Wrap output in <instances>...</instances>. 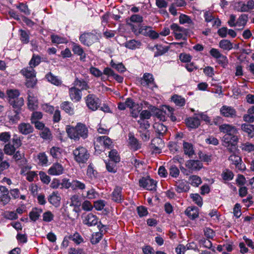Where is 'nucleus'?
<instances>
[{"mask_svg": "<svg viewBox=\"0 0 254 254\" xmlns=\"http://www.w3.org/2000/svg\"><path fill=\"white\" fill-rule=\"evenodd\" d=\"M9 192V190L5 186H0V201L3 205L7 204L10 201L11 198Z\"/></svg>", "mask_w": 254, "mask_h": 254, "instance_id": "4468645a", "label": "nucleus"}, {"mask_svg": "<svg viewBox=\"0 0 254 254\" xmlns=\"http://www.w3.org/2000/svg\"><path fill=\"white\" fill-rule=\"evenodd\" d=\"M69 94L70 99L73 101L78 102L81 99V90L75 86L69 88Z\"/></svg>", "mask_w": 254, "mask_h": 254, "instance_id": "412c9836", "label": "nucleus"}, {"mask_svg": "<svg viewBox=\"0 0 254 254\" xmlns=\"http://www.w3.org/2000/svg\"><path fill=\"white\" fill-rule=\"evenodd\" d=\"M47 80L52 84L56 85H59L61 84V81L57 76H54L51 72H49L46 75Z\"/></svg>", "mask_w": 254, "mask_h": 254, "instance_id": "ea45409f", "label": "nucleus"}, {"mask_svg": "<svg viewBox=\"0 0 254 254\" xmlns=\"http://www.w3.org/2000/svg\"><path fill=\"white\" fill-rule=\"evenodd\" d=\"M72 51L74 54L80 56V60L81 61H84L85 59L86 58V54L80 46L77 44H74L72 48Z\"/></svg>", "mask_w": 254, "mask_h": 254, "instance_id": "c85d7f7f", "label": "nucleus"}, {"mask_svg": "<svg viewBox=\"0 0 254 254\" xmlns=\"http://www.w3.org/2000/svg\"><path fill=\"white\" fill-rule=\"evenodd\" d=\"M85 99L86 104L89 109L95 111L99 107L100 100L95 95L89 94Z\"/></svg>", "mask_w": 254, "mask_h": 254, "instance_id": "0eeeda50", "label": "nucleus"}, {"mask_svg": "<svg viewBox=\"0 0 254 254\" xmlns=\"http://www.w3.org/2000/svg\"><path fill=\"white\" fill-rule=\"evenodd\" d=\"M95 151L100 153L104 148L111 149L113 147L112 140L107 136L97 137L94 141Z\"/></svg>", "mask_w": 254, "mask_h": 254, "instance_id": "7ed1b4c3", "label": "nucleus"}, {"mask_svg": "<svg viewBox=\"0 0 254 254\" xmlns=\"http://www.w3.org/2000/svg\"><path fill=\"white\" fill-rule=\"evenodd\" d=\"M3 150L6 154L11 155L14 153L15 148L14 145L7 144L4 146Z\"/></svg>", "mask_w": 254, "mask_h": 254, "instance_id": "603ef678", "label": "nucleus"}, {"mask_svg": "<svg viewBox=\"0 0 254 254\" xmlns=\"http://www.w3.org/2000/svg\"><path fill=\"white\" fill-rule=\"evenodd\" d=\"M155 132L159 136H163L167 131V128L166 126L161 123H155L153 125Z\"/></svg>", "mask_w": 254, "mask_h": 254, "instance_id": "cd10ccee", "label": "nucleus"}, {"mask_svg": "<svg viewBox=\"0 0 254 254\" xmlns=\"http://www.w3.org/2000/svg\"><path fill=\"white\" fill-rule=\"evenodd\" d=\"M131 22L141 23L143 21V17L139 14H133L129 18Z\"/></svg>", "mask_w": 254, "mask_h": 254, "instance_id": "bf43d9fd", "label": "nucleus"}, {"mask_svg": "<svg viewBox=\"0 0 254 254\" xmlns=\"http://www.w3.org/2000/svg\"><path fill=\"white\" fill-rule=\"evenodd\" d=\"M140 187L145 188L146 190H153L156 189V183L150 178H142L139 181Z\"/></svg>", "mask_w": 254, "mask_h": 254, "instance_id": "1a4fd4ad", "label": "nucleus"}, {"mask_svg": "<svg viewBox=\"0 0 254 254\" xmlns=\"http://www.w3.org/2000/svg\"><path fill=\"white\" fill-rule=\"evenodd\" d=\"M172 100L178 106H183L185 104V100L181 96L174 95L172 97Z\"/></svg>", "mask_w": 254, "mask_h": 254, "instance_id": "a19ab883", "label": "nucleus"}, {"mask_svg": "<svg viewBox=\"0 0 254 254\" xmlns=\"http://www.w3.org/2000/svg\"><path fill=\"white\" fill-rule=\"evenodd\" d=\"M43 117L42 113L40 112H34L31 117V122H35L42 119Z\"/></svg>", "mask_w": 254, "mask_h": 254, "instance_id": "774afa93", "label": "nucleus"}, {"mask_svg": "<svg viewBox=\"0 0 254 254\" xmlns=\"http://www.w3.org/2000/svg\"><path fill=\"white\" fill-rule=\"evenodd\" d=\"M127 24L130 27L132 32L135 35H138L139 34H146V32L145 31L147 29L146 26H140L138 29L136 28V26L129 22H127Z\"/></svg>", "mask_w": 254, "mask_h": 254, "instance_id": "2f4dec72", "label": "nucleus"}, {"mask_svg": "<svg viewBox=\"0 0 254 254\" xmlns=\"http://www.w3.org/2000/svg\"><path fill=\"white\" fill-rule=\"evenodd\" d=\"M24 157V154L23 153H21L19 151H17L16 153L13 155V158L16 161H18L20 160H21V162H23L25 164L26 162V160L25 159L23 158Z\"/></svg>", "mask_w": 254, "mask_h": 254, "instance_id": "e2e57ef3", "label": "nucleus"}, {"mask_svg": "<svg viewBox=\"0 0 254 254\" xmlns=\"http://www.w3.org/2000/svg\"><path fill=\"white\" fill-rule=\"evenodd\" d=\"M147 29L145 30L146 32V34H143L145 36H148L153 39H155L158 38L159 34L150 29V27L146 26Z\"/></svg>", "mask_w": 254, "mask_h": 254, "instance_id": "09e8293b", "label": "nucleus"}, {"mask_svg": "<svg viewBox=\"0 0 254 254\" xmlns=\"http://www.w3.org/2000/svg\"><path fill=\"white\" fill-rule=\"evenodd\" d=\"M85 189V185L77 180H72V190H83Z\"/></svg>", "mask_w": 254, "mask_h": 254, "instance_id": "a18cd8bd", "label": "nucleus"}, {"mask_svg": "<svg viewBox=\"0 0 254 254\" xmlns=\"http://www.w3.org/2000/svg\"><path fill=\"white\" fill-rule=\"evenodd\" d=\"M61 108L65 112L69 114H73L74 113L73 109L72 108L70 103L67 101H64L62 103Z\"/></svg>", "mask_w": 254, "mask_h": 254, "instance_id": "79ce46f5", "label": "nucleus"}, {"mask_svg": "<svg viewBox=\"0 0 254 254\" xmlns=\"http://www.w3.org/2000/svg\"><path fill=\"white\" fill-rule=\"evenodd\" d=\"M189 183L194 187H198L201 183V178L197 175H192L189 179Z\"/></svg>", "mask_w": 254, "mask_h": 254, "instance_id": "4c0bfd02", "label": "nucleus"}, {"mask_svg": "<svg viewBox=\"0 0 254 254\" xmlns=\"http://www.w3.org/2000/svg\"><path fill=\"white\" fill-rule=\"evenodd\" d=\"M9 103L15 110H21L22 106L24 105V99L22 97H18Z\"/></svg>", "mask_w": 254, "mask_h": 254, "instance_id": "473e14b6", "label": "nucleus"}, {"mask_svg": "<svg viewBox=\"0 0 254 254\" xmlns=\"http://www.w3.org/2000/svg\"><path fill=\"white\" fill-rule=\"evenodd\" d=\"M222 176L224 180L229 181L233 178L234 175L232 171L226 170L222 173Z\"/></svg>", "mask_w": 254, "mask_h": 254, "instance_id": "13d9d810", "label": "nucleus"}, {"mask_svg": "<svg viewBox=\"0 0 254 254\" xmlns=\"http://www.w3.org/2000/svg\"><path fill=\"white\" fill-rule=\"evenodd\" d=\"M170 28L177 40L182 39L186 40L187 39V36L189 33L188 29L180 27L176 23L172 24Z\"/></svg>", "mask_w": 254, "mask_h": 254, "instance_id": "423d86ee", "label": "nucleus"}, {"mask_svg": "<svg viewBox=\"0 0 254 254\" xmlns=\"http://www.w3.org/2000/svg\"><path fill=\"white\" fill-rule=\"evenodd\" d=\"M97 40V36L91 33H84L79 37V40L83 45L90 46Z\"/></svg>", "mask_w": 254, "mask_h": 254, "instance_id": "6e6552de", "label": "nucleus"}, {"mask_svg": "<svg viewBox=\"0 0 254 254\" xmlns=\"http://www.w3.org/2000/svg\"><path fill=\"white\" fill-rule=\"evenodd\" d=\"M6 94L8 98V102L13 101L17 98L19 97L20 93L17 89H8L6 91Z\"/></svg>", "mask_w": 254, "mask_h": 254, "instance_id": "f704fd0d", "label": "nucleus"}, {"mask_svg": "<svg viewBox=\"0 0 254 254\" xmlns=\"http://www.w3.org/2000/svg\"><path fill=\"white\" fill-rule=\"evenodd\" d=\"M70 206L78 207L81 204L80 197L77 194L72 195L70 198Z\"/></svg>", "mask_w": 254, "mask_h": 254, "instance_id": "58836bf2", "label": "nucleus"}, {"mask_svg": "<svg viewBox=\"0 0 254 254\" xmlns=\"http://www.w3.org/2000/svg\"><path fill=\"white\" fill-rule=\"evenodd\" d=\"M61 197L58 192H53L48 197L49 202L56 207L60 206Z\"/></svg>", "mask_w": 254, "mask_h": 254, "instance_id": "4be33fe9", "label": "nucleus"}, {"mask_svg": "<svg viewBox=\"0 0 254 254\" xmlns=\"http://www.w3.org/2000/svg\"><path fill=\"white\" fill-rule=\"evenodd\" d=\"M19 131L24 135H27L33 132V127L29 123H22L18 126Z\"/></svg>", "mask_w": 254, "mask_h": 254, "instance_id": "a211bd4d", "label": "nucleus"}, {"mask_svg": "<svg viewBox=\"0 0 254 254\" xmlns=\"http://www.w3.org/2000/svg\"><path fill=\"white\" fill-rule=\"evenodd\" d=\"M241 148L243 151L250 152L254 151V144L247 142L241 144Z\"/></svg>", "mask_w": 254, "mask_h": 254, "instance_id": "49530a36", "label": "nucleus"}, {"mask_svg": "<svg viewBox=\"0 0 254 254\" xmlns=\"http://www.w3.org/2000/svg\"><path fill=\"white\" fill-rule=\"evenodd\" d=\"M41 211H38L37 209H33L29 213L30 218L34 221H36L40 215Z\"/></svg>", "mask_w": 254, "mask_h": 254, "instance_id": "6e6d98bb", "label": "nucleus"}, {"mask_svg": "<svg viewBox=\"0 0 254 254\" xmlns=\"http://www.w3.org/2000/svg\"><path fill=\"white\" fill-rule=\"evenodd\" d=\"M248 19V17L247 14H241L236 21V27H239L238 29H243L246 25Z\"/></svg>", "mask_w": 254, "mask_h": 254, "instance_id": "a878e982", "label": "nucleus"}, {"mask_svg": "<svg viewBox=\"0 0 254 254\" xmlns=\"http://www.w3.org/2000/svg\"><path fill=\"white\" fill-rule=\"evenodd\" d=\"M185 214L191 219H194L198 216V210L195 207H189L185 211Z\"/></svg>", "mask_w": 254, "mask_h": 254, "instance_id": "b1692460", "label": "nucleus"}, {"mask_svg": "<svg viewBox=\"0 0 254 254\" xmlns=\"http://www.w3.org/2000/svg\"><path fill=\"white\" fill-rule=\"evenodd\" d=\"M128 145L130 149L136 151L141 148V144L131 133H129L128 134Z\"/></svg>", "mask_w": 254, "mask_h": 254, "instance_id": "ddd939ff", "label": "nucleus"}, {"mask_svg": "<svg viewBox=\"0 0 254 254\" xmlns=\"http://www.w3.org/2000/svg\"><path fill=\"white\" fill-rule=\"evenodd\" d=\"M20 73L26 78L25 85L28 88H33L37 83L36 72L34 68L28 66L23 68Z\"/></svg>", "mask_w": 254, "mask_h": 254, "instance_id": "20e7f679", "label": "nucleus"}, {"mask_svg": "<svg viewBox=\"0 0 254 254\" xmlns=\"http://www.w3.org/2000/svg\"><path fill=\"white\" fill-rule=\"evenodd\" d=\"M221 114L226 118H235L237 116L236 110L232 107L223 106L220 109Z\"/></svg>", "mask_w": 254, "mask_h": 254, "instance_id": "f8f14e48", "label": "nucleus"}, {"mask_svg": "<svg viewBox=\"0 0 254 254\" xmlns=\"http://www.w3.org/2000/svg\"><path fill=\"white\" fill-rule=\"evenodd\" d=\"M68 239L73 241L75 243L79 244L83 242V239L81 235L76 232L73 235H70L68 237Z\"/></svg>", "mask_w": 254, "mask_h": 254, "instance_id": "de8ad7c7", "label": "nucleus"}, {"mask_svg": "<svg viewBox=\"0 0 254 254\" xmlns=\"http://www.w3.org/2000/svg\"><path fill=\"white\" fill-rule=\"evenodd\" d=\"M28 107L30 110H35L38 106V100L37 98L33 95L32 93L28 91Z\"/></svg>", "mask_w": 254, "mask_h": 254, "instance_id": "aec40b11", "label": "nucleus"}, {"mask_svg": "<svg viewBox=\"0 0 254 254\" xmlns=\"http://www.w3.org/2000/svg\"><path fill=\"white\" fill-rule=\"evenodd\" d=\"M240 7L238 11L240 12H248L254 9V0H249L246 3L240 1L238 3Z\"/></svg>", "mask_w": 254, "mask_h": 254, "instance_id": "dca6fc26", "label": "nucleus"}, {"mask_svg": "<svg viewBox=\"0 0 254 254\" xmlns=\"http://www.w3.org/2000/svg\"><path fill=\"white\" fill-rule=\"evenodd\" d=\"M74 85L75 86L80 88V90H87L90 88L86 81L83 79H79L78 78L75 79Z\"/></svg>", "mask_w": 254, "mask_h": 254, "instance_id": "c9c22d12", "label": "nucleus"}, {"mask_svg": "<svg viewBox=\"0 0 254 254\" xmlns=\"http://www.w3.org/2000/svg\"><path fill=\"white\" fill-rule=\"evenodd\" d=\"M50 154L53 157L55 158H58L61 154V149L59 147H53L50 149Z\"/></svg>", "mask_w": 254, "mask_h": 254, "instance_id": "4d7b16f0", "label": "nucleus"}, {"mask_svg": "<svg viewBox=\"0 0 254 254\" xmlns=\"http://www.w3.org/2000/svg\"><path fill=\"white\" fill-rule=\"evenodd\" d=\"M82 218L83 223L89 227L96 225L98 221L97 216L92 213L83 215Z\"/></svg>", "mask_w": 254, "mask_h": 254, "instance_id": "9d476101", "label": "nucleus"}, {"mask_svg": "<svg viewBox=\"0 0 254 254\" xmlns=\"http://www.w3.org/2000/svg\"><path fill=\"white\" fill-rule=\"evenodd\" d=\"M109 157L110 159L115 163L120 161V155L116 150H111L109 152Z\"/></svg>", "mask_w": 254, "mask_h": 254, "instance_id": "c03bdc74", "label": "nucleus"}, {"mask_svg": "<svg viewBox=\"0 0 254 254\" xmlns=\"http://www.w3.org/2000/svg\"><path fill=\"white\" fill-rule=\"evenodd\" d=\"M186 123L189 127L194 128L197 127L200 125V122L198 118L193 117L187 119Z\"/></svg>", "mask_w": 254, "mask_h": 254, "instance_id": "bb28decb", "label": "nucleus"}, {"mask_svg": "<svg viewBox=\"0 0 254 254\" xmlns=\"http://www.w3.org/2000/svg\"><path fill=\"white\" fill-rule=\"evenodd\" d=\"M40 136L44 139H49L52 137V134L50 129L47 127H45L42 129V132L40 133Z\"/></svg>", "mask_w": 254, "mask_h": 254, "instance_id": "5fc2aeb1", "label": "nucleus"}, {"mask_svg": "<svg viewBox=\"0 0 254 254\" xmlns=\"http://www.w3.org/2000/svg\"><path fill=\"white\" fill-rule=\"evenodd\" d=\"M20 33V40L24 44H27L29 41V34L22 29L19 30Z\"/></svg>", "mask_w": 254, "mask_h": 254, "instance_id": "3c124183", "label": "nucleus"}, {"mask_svg": "<svg viewBox=\"0 0 254 254\" xmlns=\"http://www.w3.org/2000/svg\"><path fill=\"white\" fill-rule=\"evenodd\" d=\"M123 199L122 188L117 187L112 193V199L115 202H120Z\"/></svg>", "mask_w": 254, "mask_h": 254, "instance_id": "c756f323", "label": "nucleus"}, {"mask_svg": "<svg viewBox=\"0 0 254 254\" xmlns=\"http://www.w3.org/2000/svg\"><path fill=\"white\" fill-rule=\"evenodd\" d=\"M54 218V215L53 213L49 211H48L43 213V220L45 222H50L53 220Z\"/></svg>", "mask_w": 254, "mask_h": 254, "instance_id": "338daca9", "label": "nucleus"}, {"mask_svg": "<svg viewBox=\"0 0 254 254\" xmlns=\"http://www.w3.org/2000/svg\"><path fill=\"white\" fill-rule=\"evenodd\" d=\"M175 186L176 190L179 193L187 192L190 189V187L187 183L182 180H179L176 182Z\"/></svg>", "mask_w": 254, "mask_h": 254, "instance_id": "5701e85b", "label": "nucleus"}, {"mask_svg": "<svg viewBox=\"0 0 254 254\" xmlns=\"http://www.w3.org/2000/svg\"><path fill=\"white\" fill-rule=\"evenodd\" d=\"M219 129L221 132L225 133L222 138L223 145L227 147L229 152H234L239 140L237 135L238 129L236 127L227 124L220 126Z\"/></svg>", "mask_w": 254, "mask_h": 254, "instance_id": "f257e3e1", "label": "nucleus"}, {"mask_svg": "<svg viewBox=\"0 0 254 254\" xmlns=\"http://www.w3.org/2000/svg\"><path fill=\"white\" fill-rule=\"evenodd\" d=\"M21 110H16L14 111L15 114L14 115H10L8 116V118L10 121L13 123L17 122L20 120L19 113Z\"/></svg>", "mask_w": 254, "mask_h": 254, "instance_id": "680f3d73", "label": "nucleus"}, {"mask_svg": "<svg viewBox=\"0 0 254 254\" xmlns=\"http://www.w3.org/2000/svg\"><path fill=\"white\" fill-rule=\"evenodd\" d=\"M16 8L19 9V10L24 13L26 15H28L30 13L29 10L28 9V6L27 5L23 3H20L19 5L16 6Z\"/></svg>", "mask_w": 254, "mask_h": 254, "instance_id": "69168bd1", "label": "nucleus"}, {"mask_svg": "<svg viewBox=\"0 0 254 254\" xmlns=\"http://www.w3.org/2000/svg\"><path fill=\"white\" fill-rule=\"evenodd\" d=\"M152 145L155 148V149L159 150L163 145V142L160 137L154 138L152 140Z\"/></svg>", "mask_w": 254, "mask_h": 254, "instance_id": "864d4df0", "label": "nucleus"}, {"mask_svg": "<svg viewBox=\"0 0 254 254\" xmlns=\"http://www.w3.org/2000/svg\"><path fill=\"white\" fill-rule=\"evenodd\" d=\"M41 61V58L39 56L33 54L32 59L29 63V66L34 68L40 63Z\"/></svg>", "mask_w": 254, "mask_h": 254, "instance_id": "37998d69", "label": "nucleus"}, {"mask_svg": "<svg viewBox=\"0 0 254 254\" xmlns=\"http://www.w3.org/2000/svg\"><path fill=\"white\" fill-rule=\"evenodd\" d=\"M82 209L86 211H90L93 208V206L92 205L91 202L88 200H85L82 203Z\"/></svg>", "mask_w": 254, "mask_h": 254, "instance_id": "052dcab7", "label": "nucleus"}, {"mask_svg": "<svg viewBox=\"0 0 254 254\" xmlns=\"http://www.w3.org/2000/svg\"><path fill=\"white\" fill-rule=\"evenodd\" d=\"M66 130L69 137L75 140H78L80 137L85 139L88 136V128L82 123H78L75 127L68 126Z\"/></svg>", "mask_w": 254, "mask_h": 254, "instance_id": "f03ea898", "label": "nucleus"}, {"mask_svg": "<svg viewBox=\"0 0 254 254\" xmlns=\"http://www.w3.org/2000/svg\"><path fill=\"white\" fill-rule=\"evenodd\" d=\"M241 129L247 133L249 137H254V125L251 124H243L241 125Z\"/></svg>", "mask_w": 254, "mask_h": 254, "instance_id": "393cba45", "label": "nucleus"}, {"mask_svg": "<svg viewBox=\"0 0 254 254\" xmlns=\"http://www.w3.org/2000/svg\"><path fill=\"white\" fill-rule=\"evenodd\" d=\"M124 46L129 49L133 50L138 48L141 45V43L135 40H130L127 41L124 44Z\"/></svg>", "mask_w": 254, "mask_h": 254, "instance_id": "e433bc0d", "label": "nucleus"}, {"mask_svg": "<svg viewBox=\"0 0 254 254\" xmlns=\"http://www.w3.org/2000/svg\"><path fill=\"white\" fill-rule=\"evenodd\" d=\"M219 46L223 50L230 51L233 48V44L228 40H222L219 42Z\"/></svg>", "mask_w": 254, "mask_h": 254, "instance_id": "72a5a7b5", "label": "nucleus"}, {"mask_svg": "<svg viewBox=\"0 0 254 254\" xmlns=\"http://www.w3.org/2000/svg\"><path fill=\"white\" fill-rule=\"evenodd\" d=\"M143 80L141 84L144 86H148L151 89H153L156 86L155 84L153 75L150 73H145L143 75Z\"/></svg>", "mask_w": 254, "mask_h": 254, "instance_id": "2eb2a0df", "label": "nucleus"}, {"mask_svg": "<svg viewBox=\"0 0 254 254\" xmlns=\"http://www.w3.org/2000/svg\"><path fill=\"white\" fill-rule=\"evenodd\" d=\"M74 160L78 163H85L90 157V154L87 149L79 146L73 151Z\"/></svg>", "mask_w": 254, "mask_h": 254, "instance_id": "39448f33", "label": "nucleus"}, {"mask_svg": "<svg viewBox=\"0 0 254 254\" xmlns=\"http://www.w3.org/2000/svg\"><path fill=\"white\" fill-rule=\"evenodd\" d=\"M186 167L191 172L199 171L202 167V163L199 160H190L186 162Z\"/></svg>", "mask_w": 254, "mask_h": 254, "instance_id": "9b49d317", "label": "nucleus"}, {"mask_svg": "<svg viewBox=\"0 0 254 254\" xmlns=\"http://www.w3.org/2000/svg\"><path fill=\"white\" fill-rule=\"evenodd\" d=\"M105 205V201L103 200H99L94 202L93 207L97 210H101L104 208Z\"/></svg>", "mask_w": 254, "mask_h": 254, "instance_id": "0e129e2a", "label": "nucleus"}, {"mask_svg": "<svg viewBox=\"0 0 254 254\" xmlns=\"http://www.w3.org/2000/svg\"><path fill=\"white\" fill-rule=\"evenodd\" d=\"M142 108L138 104L136 107H134L130 110V113L131 116L133 118H137L139 115H140V112L141 111Z\"/></svg>", "mask_w": 254, "mask_h": 254, "instance_id": "8fccbe9b", "label": "nucleus"}, {"mask_svg": "<svg viewBox=\"0 0 254 254\" xmlns=\"http://www.w3.org/2000/svg\"><path fill=\"white\" fill-rule=\"evenodd\" d=\"M229 160L235 166V167L239 170H243L244 165L242 164L241 158L235 154H233L229 157Z\"/></svg>", "mask_w": 254, "mask_h": 254, "instance_id": "f3484780", "label": "nucleus"}, {"mask_svg": "<svg viewBox=\"0 0 254 254\" xmlns=\"http://www.w3.org/2000/svg\"><path fill=\"white\" fill-rule=\"evenodd\" d=\"M64 168L59 163H54L48 170V173L51 175H60L63 174Z\"/></svg>", "mask_w": 254, "mask_h": 254, "instance_id": "6ab92c4d", "label": "nucleus"}, {"mask_svg": "<svg viewBox=\"0 0 254 254\" xmlns=\"http://www.w3.org/2000/svg\"><path fill=\"white\" fill-rule=\"evenodd\" d=\"M183 149L185 154L189 157H191L194 154V150L191 143L184 142L183 143Z\"/></svg>", "mask_w": 254, "mask_h": 254, "instance_id": "7c9ffc66", "label": "nucleus"}]
</instances>
